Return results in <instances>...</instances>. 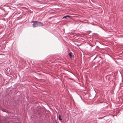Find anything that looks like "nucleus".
Segmentation results:
<instances>
[{"mask_svg":"<svg viewBox=\"0 0 123 123\" xmlns=\"http://www.w3.org/2000/svg\"><path fill=\"white\" fill-rule=\"evenodd\" d=\"M59 119L60 120H62V119L61 118V116L60 115L59 116Z\"/></svg>","mask_w":123,"mask_h":123,"instance_id":"20e7f679","label":"nucleus"},{"mask_svg":"<svg viewBox=\"0 0 123 123\" xmlns=\"http://www.w3.org/2000/svg\"><path fill=\"white\" fill-rule=\"evenodd\" d=\"M72 54L71 52H70L69 54V55L71 57H72Z\"/></svg>","mask_w":123,"mask_h":123,"instance_id":"39448f33","label":"nucleus"},{"mask_svg":"<svg viewBox=\"0 0 123 123\" xmlns=\"http://www.w3.org/2000/svg\"><path fill=\"white\" fill-rule=\"evenodd\" d=\"M70 16L69 15H67L66 16H64L63 18H62L63 19V18H66L67 17H68V18H70Z\"/></svg>","mask_w":123,"mask_h":123,"instance_id":"7ed1b4c3","label":"nucleus"},{"mask_svg":"<svg viewBox=\"0 0 123 123\" xmlns=\"http://www.w3.org/2000/svg\"><path fill=\"white\" fill-rule=\"evenodd\" d=\"M37 21H32L31 22L33 23V24L32 25L33 27H37L38 26V23Z\"/></svg>","mask_w":123,"mask_h":123,"instance_id":"f257e3e1","label":"nucleus"},{"mask_svg":"<svg viewBox=\"0 0 123 123\" xmlns=\"http://www.w3.org/2000/svg\"><path fill=\"white\" fill-rule=\"evenodd\" d=\"M38 26H43V24L42 23L39 22L38 21Z\"/></svg>","mask_w":123,"mask_h":123,"instance_id":"f03ea898","label":"nucleus"}]
</instances>
